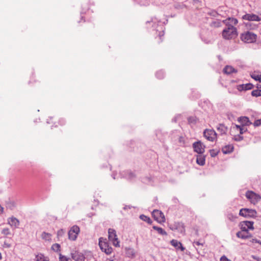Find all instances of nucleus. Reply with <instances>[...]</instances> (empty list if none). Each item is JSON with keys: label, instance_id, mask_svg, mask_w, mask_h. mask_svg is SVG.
<instances>
[{"label": "nucleus", "instance_id": "obj_47", "mask_svg": "<svg viewBox=\"0 0 261 261\" xmlns=\"http://www.w3.org/2000/svg\"><path fill=\"white\" fill-rule=\"evenodd\" d=\"M243 139V137L241 136H239V139L236 138V140L240 141Z\"/></svg>", "mask_w": 261, "mask_h": 261}, {"label": "nucleus", "instance_id": "obj_31", "mask_svg": "<svg viewBox=\"0 0 261 261\" xmlns=\"http://www.w3.org/2000/svg\"><path fill=\"white\" fill-rule=\"evenodd\" d=\"M153 228L154 230H156L159 233H160V234H161L162 235L166 236L167 234V233L165 231V230H164L161 227H159L154 226H153Z\"/></svg>", "mask_w": 261, "mask_h": 261}, {"label": "nucleus", "instance_id": "obj_11", "mask_svg": "<svg viewBox=\"0 0 261 261\" xmlns=\"http://www.w3.org/2000/svg\"><path fill=\"white\" fill-rule=\"evenodd\" d=\"M246 196L251 203L254 204L257 202L260 199V197L258 195L252 191H248L246 193Z\"/></svg>", "mask_w": 261, "mask_h": 261}, {"label": "nucleus", "instance_id": "obj_36", "mask_svg": "<svg viewBox=\"0 0 261 261\" xmlns=\"http://www.w3.org/2000/svg\"><path fill=\"white\" fill-rule=\"evenodd\" d=\"M2 234L5 236H8L11 234L10 230L8 228H5L2 230Z\"/></svg>", "mask_w": 261, "mask_h": 261}, {"label": "nucleus", "instance_id": "obj_7", "mask_svg": "<svg viewBox=\"0 0 261 261\" xmlns=\"http://www.w3.org/2000/svg\"><path fill=\"white\" fill-rule=\"evenodd\" d=\"M152 215L154 219L158 222L162 223L165 222V216L161 211L155 210L152 212Z\"/></svg>", "mask_w": 261, "mask_h": 261}, {"label": "nucleus", "instance_id": "obj_12", "mask_svg": "<svg viewBox=\"0 0 261 261\" xmlns=\"http://www.w3.org/2000/svg\"><path fill=\"white\" fill-rule=\"evenodd\" d=\"M243 20H248L249 22L259 21L261 18L257 15L253 13H247L242 16Z\"/></svg>", "mask_w": 261, "mask_h": 261}, {"label": "nucleus", "instance_id": "obj_38", "mask_svg": "<svg viewBox=\"0 0 261 261\" xmlns=\"http://www.w3.org/2000/svg\"><path fill=\"white\" fill-rule=\"evenodd\" d=\"M208 14L214 17H216L218 15V13L215 10H212L208 12Z\"/></svg>", "mask_w": 261, "mask_h": 261}, {"label": "nucleus", "instance_id": "obj_34", "mask_svg": "<svg viewBox=\"0 0 261 261\" xmlns=\"http://www.w3.org/2000/svg\"><path fill=\"white\" fill-rule=\"evenodd\" d=\"M59 260L60 261H72L70 258L66 256L63 255L62 254H59Z\"/></svg>", "mask_w": 261, "mask_h": 261}, {"label": "nucleus", "instance_id": "obj_33", "mask_svg": "<svg viewBox=\"0 0 261 261\" xmlns=\"http://www.w3.org/2000/svg\"><path fill=\"white\" fill-rule=\"evenodd\" d=\"M140 218L141 220L147 222L148 224H151L152 221L150 218L147 216H146L144 215H142L140 216Z\"/></svg>", "mask_w": 261, "mask_h": 261}, {"label": "nucleus", "instance_id": "obj_24", "mask_svg": "<svg viewBox=\"0 0 261 261\" xmlns=\"http://www.w3.org/2000/svg\"><path fill=\"white\" fill-rule=\"evenodd\" d=\"M41 238L45 241L51 242L52 235L48 232H43L41 235Z\"/></svg>", "mask_w": 261, "mask_h": 261}, {"label": "nucleus", "instance_id": "obj_25", "mask_svg": "<svg viewBox=\"0 0 261 261\" xmlns=\"http://www.w3.org/2000/svg\"><path fill=\"white\" fill-rule=\"evenodd\" d=\"M205 157L201 154H199L197 156L196 162L198 165L200 166L204 165L205 164Z\"/></svg>", "mask_w": 261, "mask_h": 261}, {"label": "nucleus", "instance_id": "obj_15", "mask_svg": "<svg viewBox=\"0 0 261 261\" xmlns=\"http://www.w3.org/2000/svg\"><path fill=\"white\" fill-rule=\"evenodd\" d=\"M170 244L176 250L180 249L181 251H184L185 250V248L182 246L181 243L176 240H172L170 241Z\"/></svg>", "mask_w": 261, "mask_h": 261}, {"label": "nucleus", "instance_id": "obj_40", "mask_svg": "<svg viewBox=\"0 0 261 261\" xmlns=\"http://www.w3.org/2000/svg\"><path fill=\"white\" fill-rule=\"evenodd\" d=\"M188 121L190 123H195L196 122V118L193 117H190L188 118Z\"/></svg>", "mask_w": 261, "mask_h": 261}, {"label": "nucleus", "instance_id": "obj_28", "mask_svg": "<svg viewBox=\"0 0 261 261\" xmlns=\"http://www.w3.org/2000/svg\"><path fill=\"white\" fill-rule=\"evenodd\" d=\"M217 129L222 134H225L227 130V127L222 124H219L217 126Z\"/></svg>", "mask_w": 261, "mask_h": 261}, {"label": "nucleus", "instance_id": "obj_39", "mask_svg": "<svg viewBox=\"0 0 261 261\" xmlns=\"http://www.w3.org/2000/svg\"><path fill=\"white\" fill-rule=\"evenodd\" d=\"M218 151H217L214 149H212V150H210V154L212 157L216 156L218 154Z\"/></svg>", "mask_w": 261, "mask_h": 261}, {"label": "nucleus", "instance_id": "obj_30", "mask_svg": "<svg viewBox=\"0 0 261 261\" xmlns=\"http://www.w3.org/2000/svg\"><path fill=\"white\" fill-rule=\"evenodd\" d=\"M246 26L247 28L252 30L255 29L258 27V25L253 22L252 21L247 22L246 23Z\"/></svg>", "mask_w": 261, "mask_h": 261}, {"label": "nucleus", "instance_id": "obj_37", "mask_svg": "<svg viewBox=\"0 0 261 261\" xmlns=\"http://www.w3.org/2000/svg\"><path fill=\"white\" fill-rule=\"evenodd\" d=\"M156 76L158 79H161L164 77V73L162 71H160L156 72Z\"/></svg>", "mask_w": 261, "mask_h": 261}, {"label": "nucleus", "instance_id": "obj_41", "mask_svg": "<svg viewBox=\"0 0 261 261\" xmlns=\"http://www.w3.org/2000/svg\"><path fill=\"white\" fill-rule=\"evenodd\" d=\"M253 125L255 126H258L261 125V119L255 120L253 123Z\"/></svg>", "mask_w": 261, "mask_h": 261}, {"label": "nucleus", "instance_id": "obj_20", "mask_svg": "<svg viewBox=\"0 0 261 261\" xmlns=\"http://www.w3.org/2000/svg\"><path fill=\"white\" fill-rule=\"evenodd\" d=\"M238 121L241 123L242 126L249 125L251 124V122L249 121V118L245 116L239 118Z\"/></svg>", "mask_w": 261, "mask_h": 261}, {"label": "nucleus", "instance_id": "obj_45", "mask_svg": "<svg viewBox=\"0 0 261 261\" xmlns=\"http://www.w3.org/2000/svg\"><path fill=\"white\" fill-rule=\"evenodd\" d=\"M194 243L197 246H199V245L203 246V245L202 243H200L199 241L194 242Z\"/></svg>", "mask_w": 261, "mask_h": 261}, {"label": "nucleus", "instance_id": "obj_23", "mask_svg": "<svg viewBox=\"0 0 261 261\" xmlns=\"http://www.w3.org/2000/svg\"><path fill=\"white\" fill-rule=\"evenodd\" d=\"M233 150V146L232 145H227L223 147L222 151L223 153L227 154L231 152Z\"/></svg>", "mask_w": 261, "mask_h": 261}, {"label": "nucleus", "instance_id": "obj_18", "mask_svg": "<svg viewBox=\"0 0 261 261\" xmlns=\"http://www.w3.org/2000/svg\"><path fill=\"white\" fill-rule=\"evenodd\" d=\"M256 87L257 89L253 90L251 92V95L253 97H258L261 96V80L259 81V83L256 84Z\"/></svg>", "mask_w": 261, "mask_h": 261}, {"label": "nucleus", "instance_id": "obj_19", "mask_svg": "<svg viewBox=\"0 0 261 261\" xmlns=\"http://www.w3.org/2000/svg\"><path fill=\"white\" fill-rule=\"evenodd\" d=\"M237 236L239 238H241L242 239H246L249 238H251V234L248 232V231H244L241 230V231H239L237 233Z\"/></svg>", "mask_w": 261, "mask_h": 261}, {"label": "nucleus", "instance_id": "obj_3", "mask_svg": "<svg viewBox=\"0 0 261 261\" xmlns=\"http://www.w3.org/2000/svg\"><path fill=\"white\" fill-rule=\"evenodd\" d=\"M203 136L209 141L214 142L217 140V135L214 129H206L203 132Z\"/></svg>", "mask_w": 261, "mask_h": 261}, {"label": "nucleus", "instance_id": "obj_5", "mask_svg": "<svg viewBox=\"0 0 261 261\" xmlns=\"http://www.w3.org/2000/svg\"><path fill=\"white\" fill-rule=\"evenodd\" d=\"M108 233L109 241L112 242L114 246L119 247V241H118L115 230L110 228L108 230Z\"/></svg>", "mask_w": 261, "mask_h": 261}, {"label": "nucleus", "instance_id": "obj_29", "mask_svg": "<svg viewBox=\"0 0 261 261\" xmlns=\"http://www.w3.org/2000/svg\"><path fill=\"white\" fill-rule=\"evenodd\" d=\"M233 129L236 131L239 132L240 134H243L244 132L246 130V129L244 128V126H240L239 125H235L233 127Z\"/></svg>", "mask_w": 261, "mask_h": 261}, {"label": "nucleus", "instance_id": "obj_16", "mask_svg": "<svg viewBox=\"0 0 261 261\" xmlns=\"http://www.w3.org/2000/svg\"><path fill=\"white\" fill-rule=\"evenodd\" d=\"M222 22L225 24L226 27H229V25L233 26L236 25L238 21L236 18L228 17L225 20L222 21Z\"/></svg>", "mask_w": 261, "mask_h": 261}, {"label": "nucleus", "instance_id": "obj_13", "mask_svg": "<svg viewBox=\"0 0 261 261\" xmlns=\"http://www.w3.org/2000/svg\"><path fill=\"white\" fill-rule=\"evenodd\" d=\"M8 224L12 228H17L20 225V222L15 217H11L8 219Z\"/></svg>", "mask_w": 261, "mask_h": 261}, {"label": "nucleus", "instance_id": "obj_1", "mask_svg": "<svg viewBox=\"0 0 261 261\" xmlns=\"http://www.w3.org/2000/svg\"><path fill=\"white\" fill-rule=\"evenodd\" d=\"M240 38L245 43H251L256 41L257 35L253 32L246 31L241 34Z\"/></svg>", "mask_w": 261, "mask_h": 261}, {"label": "nucleus", "instance_id": "obj_6", "mask_svg": "<svg viewBox=\"0 0 261 261\" xmlns=\"http://www.w3.org/2000/svg\"><path fill=\"white\" fill-rule=\"evenodd\" d=\"M80 232V227L77 225H73L68 231V239L71 241H75Z\"/></svg>", "mask_w": 261, "mask_h": 261}, {"label": "nucleus", "instance_id": "obj_2", "mask_svg": "<svg viewBox=\"0 0 261 261\" xmlns=\"http://www.w3.org/2000/svg\"><path fill=\"white\" fill-rule=\"evenodd\" d=\"M223 37L225 39H231L237 35V29L231 25L226 27L222 33Z\"/></svg>", "mask_w": 261, "mask_h": 261}, {"label": "nucleus", "instance_id": "obj_8", "mask_svg": "<svg viewBox=\"0 0 261 261\" xmlns=\"http://www.w3.org/2000/svg\"><path fill=\"white\" fill-rule=\"evenodd\" d=\"M239 214L245 217H255L256 215V212L252 209L242 208L240 211Z\"/></svg>", "mask_w": 261, "mask_h": 261}, {"label": "nucleus", "instance_id": "obj_27", "mask_svg": "<svg viewBox=\"0 0 261 261\" xmlns=\"http://www.w3.org/2000/svg\"><path fill=\"white\" fill-rule=\"evenodd\" d=\"M222 22V21H221L220 20H218V19L212 21L210 23V26L212 28H219L221 26Z\"/></svg>", "mask_w": 261, "mask_h": 261}, {"label": "nucleus", "instance_id": "obj_43", "mask_svg": "<svg viewBox=\"0 0 261 261\" xmlns=\"http://www.w3.org/2000/svg\"><path fill=\"white\" fill-rule=\"evenodd\" d=\"M250 242L252 243H258L259 244H261V241L257 240L256 239H252V240H250Z\"/></svg>", "mask_w": 261, "mask_h": 261}, {"label": "nucleus", "instance_id": "obj_32", "mask_svg": "<svg viewBox=\"0 0 261 261\" xmlns=\"http://www.w3.org/2000/svg\"><path fill=\"white\" fill-rule=\"evenodd\" d=\"M51 249L55 252H60L61 250V246L59 244H54L51 246Z\"/></svg>", "mask_w": 261, "mask_h": 261}, {"label": "nucleus", "instance_id": "obj_14", "mask_svg": "<svg viewBox=\"0 0 261 261\" xmlns=\"http://www.w3.org/2000/svg\"><path fill=\"white\" fill-rule=\"evenodd\" d=\"M72 258L75 261H85V257L84 254L77 251L71 253Z\"/></svg>", "mask_w": 261, "mask_h": 261}, {"label": "nucleus", "instance_id": "obj_46", "mask_svg": "<svg viewBox=\"0 0 261 261\" xmlns=\"http://www.w3.org/2000/svg\"><path fill=\"white\" fill-rule=\"evenodd\" d=\"M4 208L0 205V213H3Z\"/></svg>", "mask_w": 261, "mask_h": 261}, {"label": "nucleus", "instance_id": "obj_42", "mask_svg": "<svg viewBox=\"0 0 261 261\" xmlns=\"http://www.w3.org/2000/svg\"><path fill=\"white\" fill-rule=\"evenodd\" d=\"M64 231L63 230V229H61L59 230L57 232V236L58 237H60V236H62L63 235V234L64 233Z\"/></svg>", "mask_w": 261, "mask_h": 261}, {"label": "nucleus", "instance_id": "obj_26", "mask_svg": "<svg viewBox=\"0 0 261 261\" xmlns=\"http://www.w3.org/2000/svg\"><path fill=\"white\" fill-rule=\"evenodd\" d=\"M36 261H49V258L42 253H39L36 256Z\"/></svg>", "mask_w": 261, "mask_h": 261}, {"label": "nucleus", "instance_id": "obj_9", "mask_svg": "<svg viewBox=\"0 0 261 261\" xmlns=\"http://www.w3.org/2000/svg\"><path fill=\"white\" fill-rule=\"evenodd\" d=\"M240 228L244 231H248L249 230H253V222L244 221L240 223Z\"/></svg>", "mask_w": 261, "mask_h": 261}, {"label": "nucleus", "instance_id": "obj_21", "mask_svg": "<svg viewBox=\"0 0 261 261\" xmlns=\"http://www.w3.org/2000/svg\"><path fill=\"white\" fill-rule=\"evenodd\" d=\"M126 255L129 258H134L136 255V252L135 250L132 248H125Z\"/></svg>", "mask_w": 261, "mask_h": 261}, {"label": "nucleus", "instance_id": "obj_10", "mask_svg": "<svg viewBox=\"0 0 261 261\" xmlns=\"http://www.w3.org/2000/svg\"><path fill=\"white\" fill-rule=\"evenodd\" d=\"M193 147L194 151L198 154H202L205 150V145L200 141L194 142Z\"/></svg>", "mask_w": 261, "mask_h": 261}, {"label": "nucleus", "instance_id": "obj_35", "mask_svg": "<svg viewBox=\"0 0 261 261\" xmlns=\"http://www.w3.org/2000/svg\"><path fill=\"white\" fill-rule=\"evenodd\" d=\"M251 77L254 79L255 81H259L261 80V75L260 74H256L255 73H253L251 75Z\"/></svg>", "mask_w": 261, "mask_h": 261}, {"label": "nucleus", "instance_id": "obj_4", "mask_svg": "<svg viewBox=\"0 0 261 261\" xmlns=\"http://www.w3.org/2000/svg\"><path fill=\"white\" fill-rule=\"evenodd\" d=\"M99 246L102 251L105 252L107 254H110L112 252V248L102 238L99 239Z\"/></svg>", "mask_w": 261, "mask_h": 261}, {"label": "nucleus", "instance_id": "obj_22", "mask_svg": "<svg viewBox=\"0 0 261 261\" xmlns=\"http://www.w3.org/2000/svg\"><path fill=\"white\" fill-rule=\"evenodd\" d=\"M223 71L226 74H230L233 72H237V70L233 67L228 65L226 66L224 68Z\"/></svg>", "mask_w": 261, "mask_h": 261}, {"label": "nucleus", "instance_id": "obj_44", "mask_svg": "<svg viewBox=\"0 0 261 261\" xmlns=\"http://www.w3.org/2000/svg\"><path fill=\"white\" fill-rule=\"evenodd\" d=\"M220 261H231L228 259L225 256H223L220 258Z\"/></svg>", "mask_w": 261, "mask_h": 261}, {"label": "nucleus", "instance_id": "obj_17", "mask_svg": "<svg viewBox=\"0 0 261 261\" xmlns=\"http://www.w3.org/2000/svg\"><path fill=\"white\" fill-rule=\"evenodd\" d=\"M253 85L250 83L246 84H242L239 85L237 86V89L239 91H246L248 90H250L253 88Z\"/></svg>", "mask_w": 261, "mask_h": 261}]
</instances>
